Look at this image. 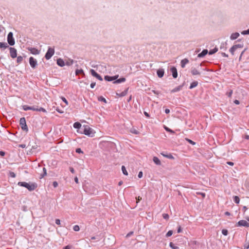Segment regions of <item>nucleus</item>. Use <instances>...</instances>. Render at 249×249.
Instances as JSON below:
<instances>
[{
  "label": "nucleus",
  "instance_id": "1",
  "mask_svg": "<svg viewBox=\"0 0 249 249\" xmlns=\"http://www.w3.org/2000/svg\"><path fill=\"white\" fill-rule=\"evenodd\" d=\"M18 185L27 188L29 191H32L36 189L37 184L35 183H28L26 182H18Z\"/></svg>",
  "mask_w": 249,
  "mask_h": 249
},
{
  "label": "nucleus",
  "instance_id": "2",
  "mask_svg": "<svg viewBox=\"0 0 249 249\" xmlns=\"http://www.w3.org/2000/svg\"><path fill=\"white\" fill-rule=\"evenodd\" d=\"M83 134L89 137H93L95 132L93 129L88 125H84Z\"/></svg>",
  "mask_w": 249,
  "mask_h": 249
},
{
  "label": "nucleus",
  "instance_id": "3",
  "mask_svg": "<svg viewBox=\"0 0 249 249\" xmlns=\"http://www.w3.org/2000/svg\"><path fill=\"white\" fill-rule=\"evenodd\" d=\"M19 124L23 130L25 131L26 132L28 131V128L26 124L25 118L24 117H22L20 119Z\"/></svg>",
  "mask_w": 249,
  "mask_h": 249
},
{
  "label": "nucleus",
  "instance_id": "4",
  "mask_svg": "<svg viewBox=\"0 0 249 249\" xmlns=\"http://www.w3.org/2000/svg\"><path fill=\"white\" fill-rule=\"evenodd\" d=\"M54 50L53 48L49 47L47 53L45 54V57L47 60L50 59L54 54Z\"/></svg>",
  "mask_w": 249,
  "mask_h": 249
},
{
  "label": "nucleus",
  "instance_id": "5",
  "mask_svg": "<svg viewBox=\"0 0 249 249\" xmlns=\"http://www.w3.org/2000/svg\"><path fill=\"white\" fill-rule=\"evenodd\" d=\"M7 41L10 46H13L15 44V39L13 37V34L12 32H9L8 33L7 36Z\"/></svg>",
  "mask_w": 249,
  "mask_h": 249
},
{
  "label": "nucleus",
  "instance_id": "6",
  "mask_svg": "<svg viewBox=\"0 0 249 249\" xmlns=\"http://www.w3.org/2000/svg\"><path fill=\"white\" fill-rule=\"evenodd\" d=\"M237 225L239 227H245L248 228L249 227V223H248L246 220H241L238 222Z\"/></svg>",
  "mask_w": 249,
  "mask_h": 249
},
{
  "label": "nucleus",
  "instance_id": "7",
  "mask_svg": "<svg viewBox=\"0 0 249 249\" xmlns=\"http://www.w3.org/2000/svg\"><path fill=\"white\" fill-rule=\"evenodd\" d=\"M29 63L31 67L33 69H35L37 66V61L33 57L29 58Z\"/></svg>",
  "mask_w": 249,
  "mask_h": 249
},
{
  "label": "nucleus",
  "instance_id": "8",
  "mask_svg": "<svg viewBox=\"0 0 249 249\" xmlns=\"http://www.w3.org/2000/svg\"><path fill=\"white\" fill-rule=\"evenodd\" d=\"M10 56L12 58H15L17 57V52L15 48L13 47H10Z\"/></svg>",
  "mask_w": 249,
  "mask_h": 249
},
{
  "label": "nucleus",
  "instance_id": "9",
  "mask_svg": "<svg viewBox=\"0 0 249 249\" xmlns=\"http://www.w3.org/2000/svg\"><path fill=\"white\" fill-rule=\"evenodd\" d=\"M90 72L93 76L96 77L100 81H103V78L101 76L98 74L94 70L91 69Z\"/></svg>",
  "mask_w": 249,
  "mask_h": 249
},
{
  "label": "nucleus",
  "instance_id": "10",
  "mask_svg": "<svg viewBox=\"0 0 249 249\" xmlns=\"http://www.w3.org/2000/svg\"><path fill=\"white\" fill-rule=\"evenodd\" d=\"M170 71L172 73L173 78H176L178 77V71L177 69L175 67H172L170 69Z\"/></svg>",
  "mask_w": 249,
  "mask_h": 249
},
{
  "label": "nucleus",
  "instance_id": "11",
  "mask_svg": "<svg viewBox=\"0 0 249 249\" xmlns=\"http://www.w3.org/2000/svg\"><path fill=\"white\" fill-rule=\"evenodd\" d=\"M157 73L159 77L161 78L164 75V71L163 69H160L157 70Z\"/></svg>",
  "mask_w": 249,
  "mask_h": 249
},
{
  "label": "nucleus",
  "instance_id": "12",
  "mask_svg": "<svg viewBox=\"0 0 249 249\" xmlns=\"http://www.w3.org/2000/svg\"><path fill=\"white\" fill-rule=\"evenodd\" d=\"M161 155H162L163 157H166L169 159H174V157L170 153L168 154L167 153L162 152L161 153Z\"/></svg>",
  "mask_w": 249,
  "mask_h": 249
},
{
  "label": "nucleus",
  "instance_id": "13",
  "mask_svg": "<svg viewBox=\"0 0 249 249\" xmlns=\"http://www.w3.org/2000/svg\"><path fill=\"white\" fill-rule=\"evenodd\" d=\"M29 50L30 51L31 53L33 54H38L39 53V51L35 48H31L29 49Z\"/></svg>",
  "mask_w": 249,
  "mask_h": 249
},
{
  "label": "nucleus",
  "instance_id": "14",
  "mask_svg": "<svg viewBox=\"0 0 249 249\" xmlns=\"http://www.w3.org/2000/svg\"><path fill=\"white\" fill-rule=\"evenodd\" d=\"M183 85H184V84H183L181 85H179V86L175 88L174 89H173L171 90V92L174 93V92H178V91H180V90L182 89Z\"/></svg>",
  "mask_w": 249,
  "mask_h": 249
},
{
  "label": "nucleus",
  "instance_id": "15",
  "mask_svg": "<svg viewBox=\"0 0 249 249\" xmlns=\"http://www.w3.org/2000/svg\"><path fill=\"white\" fill-rule=\"evenodd\" d=\"M129 88H127L125 90H124V91H122L121 93H116V95L119 96V97H124V96H125L127 93V91H128V90Z\"/></svg>",
  "mask_w": 249,
  "mask_h": 249
},
{
  "label": "nucleus",
  "instance_id": "16",
  "mask_svg": "<svg viewBox=\"0 0 249 249\" xmlns=\"http://www.w3.org/2000/svg\"><path fill=\"white\" fill-rule=\"evenodd\" d=\"M208 53V51L207 49L203 50L200 53H199L197 57H203L205 56Z\"/></svg>",
  "mask_w": 249,
  "mask_h": 249
},
{
  "label": "nucleus",
  "instance_id": "17",
  "mask_svg": "<svg viewBox=\"0 0 249 249\" xmlns=\"http://www.w3.org/2000/svg\"><path fill=\"white\" fill-rule=\"evenodd\" d=\"M239 36H240L239 33H238L237 32L232 33L231 35L230 39L231 40L236 39H237Z\"/></svg>",
  "mask_w": 249,
  "mask_h": 249
},
{
  "label": "nucleus",
  "instance_id": "18",
  "mask_svg": "<svg viewBox=\"0 0 249 249\" xmlns=\"http://www.w3.org/2000/svg\"><path fill=\"white\" fill-rule=\"evenodd\" d=\"M126 81V79L124 77H122L118 79L113 82V84H119L122 82H124Z\"/></svg>",
  "mask_w": 249,
  "mask_h": 249
},
{
  "label": "nucleus",
  "instance_id": "19",
  "mask_svg": "<svg viewBox=\"0 0 249 249\" xmlns=\"http://www.w3.org/2000/svg\"><path fill=\"white\" fill-rule=\"evenodd\" d=\"M57 64L60 67H63L65 65V62L62 59L59 58L57 60Z\"/></svg>",
  "mask_w": 249,
  "mask_h": 249
},
{
  "label": "nucleus",
  "instance_id": "20",
  "mask_svg": "<svg viewBox=\"0 0 249 249\" xmlns=\"http://www.w3.org/2000/svg\"><path fill=\"white\" fill-rule=\"evenodd\" d=\"M189 63V60L187 58H185V59H182L181 61V67L182 68H185V65Z\"/></svg>",
  "mask_w": 249,
  "mask_h": 249
},
{
  "label": "nucleus",
  "instance_id": "21",
  "mask_svg": "<svg viewBox=\"0 0 249 249\" xmlns=\"http://www.w3.org/2000/svg\"><path fill=\"white\" fill-rule=\"evenodd\" d=\"M191 73L193 75H200V72L196 70V68H192L191 69Z\"/></svg>",
  "mask_w": 249,
  "mask_h": 249
},
{
  "label": "nucleus",
  "instance_id": "22",
  "mask_svg": "<svg viewBox=\"0 0 249 249\" xmlns=\"http://www.w3.org/2000/svg\"><path fill=\"white\" fill-rule=\"evenodd\" d=\"M153 160L156 165H160L161 164V162L159 158L157 157H154Z\"/></svg>",
  "mask_w": 249,
  "mask_h": 249
},
{
  "label": "nucleus",
  "instance_id": "23",
  "mask_svg": "<svg viewBox=\"0 0 249 249\" xmlns=\"http://www.w3.org/2000/svg\"><path fill=\"white\" fill-rule=\"evenodd\" d=\"M197 85H198V82L197 81H194L191 84L189 89H192L196 87Z\"/></svg>",
  "mask_w": 249,
  "mask_h": 249
},
{
  "label": "nucleus",
  "instance_id": "24",
  "mask_svg": "<svg viewBox=\"0 0 249 249\" xmlns=\"http://www.w3.org/2000/svg\"><path fill=\"white\" fill-rule=\"evenodd\" d=\"M104 78H105V80L107 81H114V78H113V76L106 75L105 76Z\"/></svg>",
  "mask_w": 249,
  "mask_h": 249
},
{
  "label": "nucleus",
  "instance_id": "25",
  "mask_svg": "<svg viewBox=\"0 0 249 249\" xmlns=\"http://www.w3.org/2000/svg\"><path fill=\"white\" fill-rule=\"evenodd\" d=\"M73 60L71 59H69L68 60H67L65 62V65L67 66H71L73 63Z\"/></svg>",
  "mask_w": 249,
  "mask_h": 249
},
{
  "label": "nucleus",
  "instance_id": "26",
  "mask_svg": "<svg viewBox=\"0 0 249 249\" xmlns=\"http://www.w3.org/2000/svg\"><path fill=\"white\" fill-rule=\"evenodd\" d=\"M73 127L77 129H79L81 127V124L79 122H75L73 124Z\"/></svg>",
  "mask_w": 249,
  "mask_h": 249
},
{
  "label": "nucleus",
  "instance_id": "27",
  "mask_svg": "<svg viewBox=\"0 0 249 249\" xmlns=\"http://www.w3.org/2000/svg\"><path fill=\"white\" fill-rule=\"evenodd\" d=\"M217 51H218V49L216 47H215L214 49L210 50V51L209 52V54L210 55H212L213 54H214Z\"/></svg>",
  "mask_w": 249,
  "mask_h": 249
},
{
  "label": "nucleus",
  "instance_id": "28",
  "mask_svg": "<svg viewBox=\"0 0 249 249\" xmlns=\"http://www.w3.org/2000/svg\"><path fill=\"white\" fill-rule=\"evenodd\" d=\"M75 74L76 75H78L79 74H83V75H84V71L82 69H80V70H76L75 71Z\"/></svg>",
  "mask_w": 249,
  "mask_h": 249
},
{
  "label": "nucleus",
  "instance_id": "29",
  "mask_svg": "<svg viewBox=\"0 0 249 249\" xmlns=\"http://www.w3.org/2000/svg\"><path fill=\"white\" fill-rule=\"evenodd\" d=\"M8 47V45L5 42H0V48H7Z\"/></svg>",
  "mask_w": 249,
  "mask_h": 249
},
{
  "label": "nucleus",
  "instance_id": "30",
  "mask_svg": "<svg viewBox=\"0 0 249 249\" xmlns=\"http://www.w3.org/2000/svg\"><path fill=\"white\" fill-rule=\"evenodd\" d=\"M234 202L236 204H239L240 202V198L238 196H234L233 197Z\"/></svg>",
  "mask_w": 249,
  "mask_h": 249
},
{
  "label": "nucleus",
  "instance_id": "31",
  "mask_svg": "<svg viewBox=\"0 0 249 249\" xmlns=\"http://www.w3.org/2000/svg\"><path fill=\"white\" fill-rule=\"evenodd\" d=\"M249 248V239H246L245 243L244 245V249H248Z\"/></svg>",
  "mask_w": 249,
  "mask_h": 249
},
{
  "label": "nucleus",
  "instance_id": "32",
  "mask_svg": "<svg viewBox=\"0 0 249 249\" xmlns=\"http://www.w3.org/2000/svg\"><path fill=\"white\" fill-rule=\"evenodd\" d=\"M47 175V170L45 167L43 168V174L40 175V178H43L44 176Z\"/></svg>",
  "mask_w": 249,
  "mask_h": 249
},
{
  "label": "nucleus",
  "instance_id": "33",
  "mask_svg": "<svg viewBox=\"0 0 249 249\" xmlns=\"http://www.w3.org/2000/svg\"><path fill=\"white\" fill-rule=\"evenodd\" d=\"M169 246L172 249H179V248L178 246H175L172 242L170 243Z\"/></svg>",
  "mask_w": 249,
  "mask_h": 249
},
{
  "label": "nucleus",
  "instance_id": "34",
  "mask_svg": "<svg viewBox=\"0 0 249 249\" xmlns=\"http://www.w3.org/2000/svg\"><path fill=\"white\" fill-rule=\"evenodd\" d=\"M122 172H123V173L124 175H128V173H127V172L126 170V168L125 167H124V166L123 165L122 166Z\"/></svg>",
  "mask_w": 249,
  "mask_h": 249
},
{
  "label": "nucleus",
  "instance_id": "35",
  "mask_svg": "<svg viewBox=\"0 0 249 249\" xmlns=\"http://www.w3.org/2000/svg\"><path fill=\"white\" fill-rule=\"evenodd\" d=\"M23 61V57L21 56H18L17 57V62L18 63H20Z\"/></svg>",
  "mask_w": 249,
  "mask_h": 249
},
{
  "label": "nucleus",
  "instance_id": "36",
  "mask_svg": "<svg viewBox=\"0 0 249 249\" xmlns=\"http://www.w3.org/2000/svg\"><path fill=\"white\" fill-rule=\"evenodd\" d=\"M237 49L235 48V47L233 46V45L231 48L230 49V53L232 54V55L234 54V52Z\"/></svg>",
  "mask_w": 249,
  "mask_h": 249
},
{
  "label": "nucleus",
  "instance_id": "37",
  "mask_svg": "<svg viewBox=\"0 0 249 249\" xmlns=\"http://www.w3.org/2000/svg\"><path fill=\"white\" fill-rule=\"evenodd\" d=\"M23 109L25 111L31 110V107L27 105H24L23 106Z\"/></svg>",
  "mask_w": 249,
  "mask_h": 249
},
{
  "label": "nucleus",
  "instance_id": "38",
  "mask_svg": "<svg viewBox=\"0 0 249 249\" xmlns=\"http://www.w3.org/2000/svg\"><path fill=\"white\" fill-rule=\"evenodd\" d=\"M233 46L235 49H237L238 48H241L243 47V44H238L234 45Z\"/></svg>",
  "mask_w": 249,
  "mask_h": 249
},
{
  "label": "nucleus",
  "instance_id": "39",
  "mask_svg": "<svg viewBox=\"0 0 249 249\" xmlns=\"http://www.w3.org/2000/svg\"><path fill=\"white\" fill-rule=\"evenodd\" d=\"M130 132L133 133V134H139V131L138 130H137L136 129H134V128H132L130 130Z\"/></svg>",
  "mask_w": 249,
  "mask_h": 249
},
{
  "label": "nucleus",
  "instance_id": "40",
  "mask_svg": "<svg viewBox=\"0 0 249 249\" xmlns=\"http://www.w3.org/2000/svg\"><path fill=\"white\" fill-rule=\"evenodd\" d=\"M98 100L100 101L103 102L104 103H107V101H106V99L104 97H103V96L99 97L98 98Z\"/></svg>",
  "mask_w": 249,
  "mask_h": 249
},
{
  "label": "nucleus",
  "instance_id": "41",
  "mask_svg": "<svg viewBox=\"0 0 249 249\" xmlns=\"http://www.w3.org/2000/svg\"><path fill=\"white\" fill-rule=\"evenodd\" d=\"M241 34L243 35H249V29L247 30H245L241 32Z\"/></svg>",
  "mask_w": 249,
  "mask_h": 249
},
{
  "label": "nucleus",
  "instance_id": "42",
  "mask_svg": "<svg viewBox=\"0 0 249 249\" xmlns=\"http://www.w3.org/2000/svg\"><path fill=\"white\" fill-rule=\"evenodd\" d=\"M164 128L165 129V130L167 132H169L172 133H174V132L172 130H171V129H170L169 128H168V127H167L166 126H164Z\"/></svg>",
  "mask_w": 249,
  "mask_h": 249
},
{
  "label": "nucleus",
  "instance_id": "43",
  "mask_svg": "<svg viewBox=\"0 0 249 249\" xmlns=\"http://www.w3.org/2000/svg\"><path fill=\"white\" fill-rule=\"evenodd\" d=\"M232 90L231 89L229 91H228L227 93H226V95L229 97H231L232 95Z\"/></svg>",
  "mask_w": 249,
  "mask_h": 249
},
{
  "label": "nucleus",
  "instance_id": "44",
  "mask_svg": "<svg viewBox=\"0 0 249 249\" xmlns=\"http://www.w3.org/2000/svg\"><path fill=\"white\" fill-rule=\"evenodd\" d=\"M172 234H173V231L172 230H170L166 233V236L167 237H168L171 236L172 235Z\"/></svg>",
  "mask_w": 249,
  "mask_h": 249
},
{
  "label": "nucleus",
  "instance_id": "45",
  "mask_svg": "<svg viewBox=\"0 0 249 249\" xmlns=\"http://www.w3.org/2000/svg\"><path fill=\"white\" fill-rule=\"evenodd\" d=\"M73 229L75 231H79L80 228L78 225H75L73 226Z\"/></svg>",
  "mask_w": 249,
  "mask_h": 249
},
{
  "label": "nucleus",
  "instance_id": "46",
  "mask_svg": "<svg viewBox=\"0 0 249 249\" xmlns=\"http://www.w3.org/2000/svg\"><path fill=\"white\" fill-rule=\"evenodd\" d=\"M37 111H42L43 112H47V111L46 110L43 108V107H39V108H37Z\"/></svg>",
  "mask_w": 249,
  "mask_h": 249
},
{
  "label": "nucleus",
  "instance_id": "47",
  "mask_svg": "<svg viewBox=\"0 0 249 249\" xmlns=\"http://www.w3.org/2000/svg\"><path fill=\"white\" fill-rule=\"evenodd\" d=\"M222 233L224 235H227L228 234V231L225 229L222 230Z\"/></svg>",
  "mask_w": 249,
  "mask_h": 249
},
{
  "label": "nucleus",
  "instance_id": "48",
  "mask_svg": "<svg viewBox=\"0 0 249 249\" xmlns=\"http://www.w3.org/2000/svg\"><path fill=\"white\" fill-rule=\"evenodd\" d=\"M163 218L165 219H168L169 218V215L167 213H163L162 214Z\"/></svg>",
  "mask_w": 249,
  "mask_h": 249
},
{
  "label": "nucleus",
  "instance_id": "49",
  "mask_svg": "<svg viewBox=\"0 0 249 249\" xmlns=\"http://www.w3.org/2000/svg\"><path fill=\"white\" fill-rule=\"evenodd\" d=\"M9 176L12 178H15L16 177V174L13 172H9Z\"/></svg>",
  "mask_w": 249,
  "mask_h": 249
},
{
  "label": "nucleus",
  "instance_id": "50",
  "mask_svg": "<svg viewBox=\"0 0 249 249\" xmlns=\"http://www.w3.org/2000/svg\"><path fill=\"white\" fill-rule=\"evenodd\" d=\"M37 108L36 106H32L31 107V110L33 111H37Z\"/></svg>",
  "mask_w": 249,
  "mask_h": 249
},
{
  "label": "nucleus",
  "instance_id": "51",
  "mask_svg": "<svg viewBox=\"0 0 249 249\" xmlns=\"http://www.w3.org/2000/svg\"><path fill=\"white\" fill-rule=\"evenodd\" d=\"M61 99L62 100V101L66 104V105H68V102L67 101V100H66V99L65 98V97H61Z\"/></svg>",
  "mask_w": 249,
  "mask_h": 249
},
{
  "label": "nucleus",
  "instance_id": "52",
  "mask_svg": "<svg viewBox=\"0 0 249 249\" xmlns=\"http://www.w3.org/2000/svg\"><path fill=\"white\" fill-rule=\"evenodd\" d=\"M142 175H143L142 172V171H140V172H139V173L138 174V177L139 178H142Z\"/></svg>",
  "mask_w": 249,
  "mask_h": 249
},
{
  "label": "nucleus",
  "instance_id": "53",
  "mask_svg": "<svg viewBox=\"0 0 249 249\" xmlns=\"http://www.w3.org/2000/svg\"><path fill=\"white\" fill-rule=\"evenodd\" d=\"M76 152L77 153H83V151L80 148H77L76 149Z\"/></svg>",
  "mask_w": 249,
  "mask_h": 249
},
{
  "label": "nucleus",
  "instance_id": "54",
  "mask_svg": "<svg viewBox=\"0 0 249 249\" xmlns=\"http://www.w3.org/2000/svg\"><path fill=\"white\" fill-rule=\"evenodd\" d=\"M55 223L58 225H60V220L59 219H55Z\"/></svg>",
  "mask_w": 249,
  "mask_h": 249
},
{
  "label": "nucleus",
  "instance_id": "55",
  "mask_svg": "<svg viewBox=\"0 0 249 249\" xmlns=\"http://www.w3.org/2000/svg\"><path fill=\"white\" fill-rule=\"evenodd\" d=\"M95 85H96V83L95 82L91 83V84H90L91 88L93 89L94 88V87L95 86Z\"/></svg>",
  "mask_w": 249,
  "mask_h": 249
},
{
  "label": "nucleus",
  "instance_id": "56",
  "mask_svg": "<svg viewBox=\"0 0 249 249\" xmlns=\"http://www.w3.org/2000/svg\"><path fill=\"white\" fill-rule=\"evenodd\" d=\"M53 186L54 187H56L58 186V183L56 181L53 182Z\"/></svg>",
  "mask_w": 249,
  "mask_h": 249
},
{
  "label": "nucleus",
  "instance_id": "57",
  "mask_svg": "<svg viewBox=\"0 0 249 249\" xmlns=\"http://www.w3.org/2000/svg\"><path fill=\"white\" fill-rule=\"evenodd\" d=\"M221 55L223 57H228V55L227 54H226V53H221Z\"/></svg>",
  "mask_w": 249,
  "mask_h": 249
},
{
  "label": "nucleus",
  "instance_id": "58",
  "mask_svg": "<svg viewBox=\"0 0 249 249\" xmlns=\"http://www.w3.org/2000/svg\"><path fill=\"white\" fill-rule=\"evenodd\" d=\"M133 233V231H130L129 232V233H128L126 235V237H129L131 235H132Z\"/></svg>",
  "mask_w": 249,
  "mask_h": 249
},
{
  "label": "nucleus",
  "instance_id": "59",
  "mask_svg": "<svg viewBox=\"0 0 249 249\" xmlns=\"http://www.w3.org/2000/svg\"><path fill=\"white\" fill-rule=\"evenodd\" d=\"M181 231H182L181 227L179 226L178 227V232L180 233L181 232Z\"/></svg>",
  "mask_w": 249,
  "mask_h": 249
},
{
  "label": "nucleus",
  "instance_id": "60",
  "mask_svg": "<svg viewBox=\"0 0 249 249\" xmlns=\"http://www.w3.org/2000/svg\"><path fill=\"white\" fill-rule=\"evenodd\" d=\"M144 114L147 118H149L150 117L149 114L147 112H145V111L144 112Z\"/></svg>",
  "mask_w": 249,
  "mask_h": 249
},
{
  "label": "nucleus",
  "instance_id": "61",
  "mask_svg": "<svg viewBox=\"0 0 249 249\" xmlns=\"http://www.w3.org/2000/svg\"><path fill=\"white\" fill-rule=\"evenodd\" d=\"M118 77H119V75H116L115 76H113V77L114 78V81L118 79L117 78H118Z\"/></svg>",
  "mask_w": 249,
  "mask_h": 249
},
{
  "label": "nucleus",
  "instance_id": "62",
  "mask_svg": "<svg viewBox=\"0 0 249 249\" xmlns=\"http://www.w3.org/2000/svg\"><path fill=\"white\" fill-rule=\"evenodd\" d=\"M0 155L1 156H4L5 155V152L4 151H0Z\"/></svg>",
  "mask_w": 249,
  "mask_h": 249
},
{
  "label": "nucleus",
  "instance_id": "63",
  "mask_svg": "<svg viewBox=\"0 0 249 249\" xmlns=\"http://www.w3.org/2000/svg\"><path fill=\"white\" fill-rule=\"evenodd\" d=\"M234 103L236 104V105H239L240 104V102L237 100H235L234 101Z\"/></svg>",
  "mask_w": 249,
  "mask_h": 249
},
{
  "label": "nucleus",
  "instance_id": "64",
  "mask_svg": "<svg viewBox=\"0 0 249 249\" xmlns=\"http://www.w3.org/2000/svg\"><path fill=\"white\" fill-rule=\"evenodd\" d=\"M71 246L68 245L64 248V249H70Z\"/></svg>",
  "mask_w": 249,
  "mask_h": 249
}]
</instances>
